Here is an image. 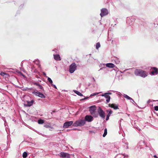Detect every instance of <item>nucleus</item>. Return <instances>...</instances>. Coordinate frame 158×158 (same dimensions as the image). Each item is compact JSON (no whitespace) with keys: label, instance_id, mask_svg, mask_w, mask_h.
I'll return each mask as SVG.
<instances>
[{"label":"nucleus","instance_id":"nucleus-1","mask_svg":"<svg viewBox=\"0 0 158 158\" xmlns=\"http://www.w3.org/2000/svg\"><path fill=\"white\" fill-rule=\"evenodd\" d=\"M135 75L137 76H139L143 78L146 77L148 75V73L145 71L139 69H136L134 72Z\"/></svg>","mask_w":158,"mask_h":158},{"label":"nucleus","instance_id":"nucleus-2","mask_svg":"<svg viewBox=\"0 0 158 158\" xmlns=\"http://www.w3.org/2000/svg\"><path fill=\"white\" fill-rule=\"evenodd\" d=\"M85 121L84 120H79L76 121L73 124L74 127L81 126L85 124Z\"/></svg>","mask_w":158,"mask_h":158},{"label":"nucleus","instance_id":"nucleus-3","mask_svg":"<svg viewBox=\"0 0 158 158\" xmlns=\"http://www.w3.org/2000/svg\"><path fill=\"white\" fill-rule=\"evenodd\" d=\"M98 112L99 116L102 118H104L105 117V114L103 110L100 107H99L98 110Z\"/></svg>","mask_w":158,"mask_h":158},{"label":"nucleus","instance_id":"nucleus-4","mask_svg":"<svg viewBox=\"0 0 158 158\" xmlns=\"http://www.w3.org/2000/svg\"><path fill=\"white\" fill-rule=\"evenodd\" d=\"M77 68V66L75 63H72L69 66V71L70 73H73Z\"/></svg>","mask_w":158,"mask_h":158},{"label":"nucleus","instance_id":"nucleus-5","mask_svg":"<svg viewBox=\"0 0 158 158\" xmlns=\"http://www.w3.org/2000/svg\"><path fill=\"white\" fill-rule=\"evenodd\" d=\"M59 156L62 158H70V155L64 152H61L59 154Z\"/></svg>","mask_w":158,"mask_h":158},{"label":"nucleus","instance_id":"nucleus-6","mask_svg":"<svg viewBox=\"0 0 158 158\" xmlns=\"http://www.w3.org/2000/svg\"><path fill=\"white\" fill-rule=\"evenodd\" d=\"M109 13L108 10L105 8H103L101 10V13L100 14L101 16L102 17L106 15Z\"/></svg>","mask_w":158,"mask_h":158},{"label":"nucleus","instance_id":"nucleus-7","mask_svg":"<svg viewBox=\"0 0 158 158\" xmlns=\"http://www.w3.org/2000/svg\"><path fill=\"white\" fill-rule=\"evenodd\" d=\"M73 123V121H70L65 122L64 123L63 127L64 128H68L69 126H70Z\"/></svg>","mask_w":158,"mask_h":158},{"label":"nucleus","instance_id":"nucleus-8","mask_svg":"<svg viewBox=\"0 0 158 158\" xmlns=\"http://www.w3.org/2000/svg\"><path fill=\"white\" fill-rule=\"evenodd\" d=\"M33 94H35V95L39 96L41 98H45V97L44 95L41 93L38 92L37 91H34L33 93Z\"/></svg>","mask_w":158,"mask_h":158},{"label":"nucleus","instance_id":"nucleus-9","mask_svg":"<svg viewBox=\"0 0 158 158\" xmlns=\"http://www.w3.org/2000/svg\"><path fill=\"white\" fill-rule=\"evenodd\" d=\"M85 120L88 122H91L93 119V117L89 115H87L85 117Z\"/></svg>","mask_w":158,"mask_h":158},{"label":"nucleus","instance_id":"nucleus-10","mask_svg":"<svg viewBox=\"0 0 158 158\" xmlns=\"http://www.w3.org/2000/svg\"><path fill=\"white\" fill-rule=\"evenodd\" d=\"M96 110V106H93L90 107L89 111L90 114L92 115H94L95 113Z\"/></svg>","mask_w":158,"mask_h":158},{"label":"nucleus","instance_id":"nucleus-11","mask_svg":"<svg viewBox=\"0 0 158 158\" xmlns=\"http://www.w3.org/2000/svg\"><path fill=\"white\" fill-rule=\"evenodd\" d=\"M109 106L114 108L115 110H117L118 109V106L114 104H110L108 105Z\"/></svg>","mask_w":158,"mask_h":158},{"label":"nucleus","instance_id":"nucleus-12","mask_svg":"<svg viewBox=\"0 0 158 158\" xmlns=\"http://www.w3.org/2000/svg\"><path fill=\"white\" fill-rule=\"evenodd\" d=\"M54 59L56 60H60L61 59L59 55H54Z\"/></svg>","mask_w":158,"mask_h":158},{"label":"nucleus","instance_id":"nucleus-13","mask_svg":"<svg viewBox=\"0 0 158 158\" xmlns=\"http://www.w3.org/2000/svg\"><path fill=\"white\" fill-rule=\"evenodd\" d=\"M105 97L106 98V102L107 103H108L109 102L110 99V97L109 95H108L107 93V94H106Z\"/></svg>","mask_w":158,"mask_h":158},{"label":"nucleus","instance_id":"nucleus-14","mask_svg":"<svg viewBox=\"0 0 158 158\" xmlns=\"http://www.w3.org/2000/svg\"><path fill=\"white\" fill-rule=\"evenodd\" d=\"M123 96L124 98H126L128 100H132V101H133V102H134L133 100L131 98V97H129L127 95H126V94H124L123 95Z\"/></svg>","mask_w":158,"mask_h":158},{"label":"nucleus","instance_id":"nucleus-15","mask_svg":"<svg viewBox=\"0 0 158 158\" xmlns=\"http://www.w3.org/2000/svg\"><path fill=\"white\" fill-rule=\"evenodd\" d=\"M154 70L151 73L152 75L154 74V73H156V74L158 73V69L156 68H153Z\"/></svg>","mask_w":158,"mask_h":158},{"label":"nucleus","instance_id":"nucleus-16","mask_svg":"<svg viewBox=\"0 0 158 158\" xmlns=\"http://www.w3.org/2000/svg\"><path fill=\"white\" fill-rule=\"evenodd\" d=\"M106 66L107 67L111 68H113L114 67V64L110 63L106 64Z\"/></svg>","mask_w":158,"mask_h":158},{"label":"nucleus","instance_id":"nucleus-17","mask_svg":"<svg viewBox=\"0 0 158 158\" xmlns=\"http://www.w3.org/2000/svg\"><path fill=\"white\" fill-rule=\"evenodd\" d=\"M34 101L33 100H32L31 101H27V106H32L33 103H34Z\"/></svg>","mask_w":158,"mask_h":158},{"label":"nucleus","instance_id":"nucleus-18","mask_svg":"<svg viewBox=\"0 0 158 158\" xmlns=\"http://www.w3.org/2000/svg\"><path fill=\"white\" fill-rule=\"evenodd\" d=\"M73 91L75 94L79 96H83V94H82L77 90H74Z\"/></svg>","mask_w":158,"mask_h":158},{"label":"nucleus","instance_id":"nucleus-19","mask_svg":"<svg viewBox=\"0 0 158 158\" xmlns=\"http://www.w3.org/2000/svg\"><path fill=\"white\" fill-rule=\"evenodd\" d=\"M114 60L115 62V63L116 64H118L119 63L120 60L117 57L114 58Z\"/></svg>","mask_w":158,"mask_h":158},{"label":"nucleus","instance_id":"nucleus-20","mask_svg":"<svg viewBox=\"0 0 158 158\" xmlns=\"http://www.w3.org/2000/svg\"><path fill=\"white\" fill-rule=\"evenodd\" d=\"M107 112H108L107 115L110 116L111 114L112 113L113 111L111 110H106Z\"/></svg>","mask_w":158,"mask_h":158},{"label":"nucleus","instance_id":"nucleus-21","mask_svg":"<svg viewBox=\"0 0 158 158\" xmlns=\"http://www.w3.org/2000/svg\"><path fill=\"white\" fill-rule=\"evenodd\" d=\"M107 134V130L106 128H105L104 130V133L103 135V136L105 137Z\"/></svg>","mask_w":158,"mask_h":158},{"label":"nucleus","instance_id":"nucleus-22","mask_svg":"<svg viewBox=\"0 0 158 158\" xmlns=\"http://www.w3.org/2000/svg\"><path fill=\"white\" fill-rule=\"evenodd\" d=\"M27 155V153L26 152H24L23 154V157L24 158H26Z\"/></svg>","mask_w":158,"mask_h":158},{"label":"nucleus","instance_id":"nucleus-23","mask_svg":"<svg viewBox=\"0 0 158 158\" xmlns=\"http://www.w3.org/2000/svg\"><path fill=\"white\" fill-rule=\"evenodd\" d=\"M38 123L39 124H42L44 123V121L43 120L40 119L38 120Z\"/></svg>","mask_w":158,"mask_h":158},{"label":"nucleus","instance_id":"nucleus-24","mask_svg":"<svg viewBox=\"0 0 158 158\" xmlns=\"http://www.w3.org/2000/svg\"><path fill=\"white\" fill-rule=\"evenodd\" d=\"M155 101H157L158 102V100H149L148 102H147V103L148 104H149L151 102H155Z\"/></svg>","mask_w":158,"mask_h":158},{"label":"nucleus","instance_id":"nucleus-25","mask_svg":"<svg viewBox=\"0 0 158 158\" xmlns=\"http://www.w3.org/2000/svg\"><path fill=\"white\" fill-rule=\"evenodd\" d=\"M100 47V44L99 43H97L96 45V48L97 49H98Z\"/></svg>","mask_w":158,"mask_h":158},{"label":"nucleus","instance_id":"nucleus-26","mask_svg":"<svg viewBox=\"0 0 158 158\" xmlns=\"http://www.w3.org/2000/svg\"><path fill=\"white\" fill-rule=\"evenodd\" d=\"M101 93V92H100L95 93H93L90 95V96H92L96 95H97L98 94H100Z\"/></svg>","mask_w":158,"mask_h":158},{"label":"nucleus","instance_id":"nucleus-27","mask_svg":"<svg viewBox=\"0 0 158 158\" xmlns=\"http://www.w3.org/2000/svg\"><path fill=\"white\" fill-rule=\"evenodd\" d=\"M40 61L39 60H36L34 61V63L37 64L39 65L40 64Z\"/></svg>","mask_w":158,"mask_h":158},{"label":"nucleus","instance_id":"nucleus-28","mask_svg":"<svg viewBox=\"0 0 158 158\" xmlns=\"http://www.w3.org/2000/svg\"><path fill=\"white\" fill-rule=\"evenodd\" d=\"M48 80L50 83H51V84H52V81L50 78L48 77Z\"/></svg>","mask_w":158,"mask_h":158},{"label":"nucleus","instance_id":"nucleus-29","mask_svg":"<svg viewBox=\"0 0 158 158\" xmlns=\"http://www.w3.org/2000/svg\"><path fill=\"white\" fill-rule=\"evenodd\" d=\"M44 127H45L46 128H52V127L51 126H50L49 125H45L44 126Z\"/></svg>","mask_w":158,"mask_h":158},{"label":"nucleus","instance_id":"nucleus-30","mask_svg":"<svg viewBox=\"0 0 158 158\" xmlns=\"http://www.w3.org/2000/svg\"><path fill=\"white\" fill-rule=\"evenodd\" d=\"M124 148L126 149H127L128 148V143H125V145H124Z\"/></svg>","mask_w":158,"mask_h":158},{"label":"nucleus","instance_id":"nucleus-31","mask_svg":"<svg viewBox=\"0 0 158 158\" xmlns=\"http://www.w3.org/2000/svg\"><path fill=\"white\" fill-rule=\"evenodd\" d=\"M6 74L4 72H2L0 73V75L2 76H4Z\"/></svg>","mask_w":158,"mask_h":158},{"label":"nucleus","instance_id":"nucleus-32","mask_svg":"<svg viewBox=\"0 0 158 158\" xmlns=\"http://www.w3.org/2000/svg\"><path fill=\"white\" fill-rule=\"evenodd\" d=\"M154 109L156 111H158V106H156L154 107Z\"/></svg>","mask_w":158,"mask_h":158},{"label":"nucleus","instance_id":"nucleus-33","mask_svg":"<svg viewBox=\"0 0 158 158\" xmlns=\"http://www.w3.org/2000/svg\"><path fill=\"white\" fill-rule=\"evenodd\" d=\"M39 88L41 89H43V87L40 85H39Z\"/></svg>","mask_w":158,"mask_h":158},{"label":"nucleus","instance_id":"nucleus-34","mask_svg":"<svg viewBox=\"0 0 158 158\" xmlns=\"http://www.w3.org/2000/svg\"><path fill=\"white\" fill-rule=\"evenodd\" d=\"M106 94H107V93H105L104 94H102L101 95V96H104L105 97V96Z\"/></svg>","mask_w":158,"mask_h":158},{"label":"nucleus","instance_id":"nucleus-35","mask_svg":"<svg viewBox=\"0 0 158 158\" xmlns=\"http://www.w3.org/2000/svg\"><path fill=\"white\" fill-rule=\"evenodd\" d=\"M109 117H110L109 116H108L107 115L106 118V121H107L108 120V119H109Z\"/></svg>","mask_w":158,"mask_h":158},{"label":"nucleus","instance_id":"nucleus-36","mask_svg":"<svg viewBox=\"0 0 158 158\" xmlns=\"http://www.w3.org/2000/svg\"><path fill=\"white\" fill-rule=\"evenodd\" d=\"M51 85L52 86H53L56 89H57V87H56V86L55 85H53V84H51Z\"/></svg>","mask_w":158,"mask_h":158},{"label":"nucleus","instance_id":"nucleus-37","mask_svg":"<svg viewBox=\"0 0 158 158\" xmlns=\"http://www.w3.org/2000/svg\"><path fill=\"white\" fill-rule=\"evenodd\" d=\"M34 85H37V86H39V85H40V84H38V83H34Z\"/></svg>","mask_w":158,"mask_h":158},{"label":"nucleus","instance_id":"nucleus-38","mask_svg":"<svg viewBox=\"0 0 158 158\" xmlns=\"http://www.w3.org/2000/svg\"><path fill=\"white\" fill-rule=\"evenodd\" d=\"M130 20L131 21H134L135 19L133 18H131Z\"/></svg>","mask_w":158,"mask_h":158},{"label":"nucleus","instance_id":"nucleus-39","mask_svg":"<svg viewBox=\"0 0 158 158\" xmlns=\"http://www.w3.org/2000/svg\"><path fill=\"white\" fill-rule=\"evenodd\" d=\"M107 94H108V95H111L112 94V93H107Z\"/></svg>","mask_w":158,"mask_h":158},{"label":"nucleus","instance_id":"nucleus-40","mask_svg":"<svg viewBox=\"0 0 158 158\" xmlns=\"http://www.w3.org/2000/svg\"><path fill=\"white\" fill-rule=\"evenodd\" d=\"M105 68H105H105H101L100 69V70H102V69H105Z\"/></svg>","mask_w":158,"mask_h":158},{"label":"nucleus","instance_id":"nucleus-41","mask_svg":"<svg viewBox=\"0 0 158 158\" xmlns=\"http://www.w3.org/2000/svg\"><path fill=\"white\" fill-rule=\"evenodd\" d=\"M154 157L156 158H158V157H157V156L156 155L154 156Z\"/></svg>","mask_w":158,"mask_h":158},{"label":"nucleus","instance_id":"nucleus-42","mask_svg":"<svg viewBox=\"0 0 158 158\" xmlns=\"http://www.w3.org/2000/svg\"><path fill=\"white\" fill-rule=\"evenodd\" d=\"M43 73L44 75L45 76H46V73H45L44 72Z\"/></svg>","mask_w":158,"mask_h":158},{"label":"nucleus","instance_id":"nucleus-43","mask_svg":"<svg viewBox=\"0 0 158 158\" xmlns=\"http://www.w3.org/2000/svg\"><path fill=\"white\" fill-rule=\"evenodd\" d=\"M93 80H94V81H95V79H94V78H93Z\"/></svg>","mask_w":158,"mask_h":158},{"label":"nucleus","instance_id":"nucleus-44","mask_svg":"<svg viewBox=\"0 0 158 158\" xmlns=\"http://www.w3.org/2000/svg\"><path fill=\"white\" fill-rule=\"evenodd\" d=\"M131 100V101H131V102H133V101H132V100Z\"/></svg>","mask_w":158,"mask_h":158}]
</instances>
